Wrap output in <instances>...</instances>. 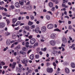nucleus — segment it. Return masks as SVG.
Instances as JSON below:
<instances>
[{"mask_svg":"<svg viewBox=\"0 0 75 75\" xmlns=\"http://www.w3.org/2000/svg\"><path fill=\"white\" fill-rule=\"evenodd\" d=\"M18 66L19 68H20L21 69L18 68L17 67L16 69V70L17 72H20L21 71V69L23 68V66L21 64H19Z\"/></svg>","mask_w":75,"mask_h":75,"instance_id":"obj_1","label":"nucleus"},{"mask_svg":"<svg viewBox=\"0 0 75 75\" xmlns=\"http://www.w3.org/2000/svg\"><path fill=\"white\" fill-rule=\"evenodd\" d=\"M47 27L48 29L49 30H51L54 28V24L52 23H50L47 25Z\"/></svg>","mask_w":75,"mask_h":75,"instance_id":"obj_2","label":"nucleus"},{"mask_svg":"<svg viewBox=\"0 0 75 75\" xmlns=\"http://www.w3.org/2000/svg\"><path fill=\"white\" fill-rule=\"evenodd\" d=\"M46 71L48 73H52L53 72V69L51 68L47 67L46 69Z\"/></svg>","mask_w":75,"mask_h":75,"instance_id":"obj_3","label":"nucleus"},{"mask_svg":"<svg viewBox=\"0 0 75 75\" xmlns=\"http://www.w3.org/2000/svg\"><path fill=\"white\" fill-rule=\"evenodd\" d=\"M41 30L42 33H45L47 30V28L45 26H43L41 28Z\"/></svg>","mask_w":75,"mask_h":75,"instance_id":"obj_4","label":"nucleus"},{"mask_svg":"<svg viewBox=\"0 0 75 75\" xmlns=\"http://www.w3.org/2000/svg\"><path fill=\"white\" fill-rule=\"evenodd\" d=\"M28 60L27 59H23V60H22L21 61V62L23 64H25V66H26L27 65V64H27V62H28V61H27Z\"/></svg>","mask_w":75,"mask_h":75,"instance_id":"obj_5","label":"nucleus"},{"mask_svg":"<svg viewBox=\"0 0 75 75\" xmlns=\"http://www.w3.org/2000/svg\"><path fill=\"white\" fill-rule=\"evenodd\" d=\"M50 44L52 46H54L55 45V41L54 40H52L50 42Z\"/></svg>","mask_w":75,"mask_h":75,"instance_id":"obj_6","label":"nucleus"},{"mask_svg":"<svg viewBox=\"0 0 75 75\" xmlns=\"http://www.w3.org/2000/svg\"><path fill=\"white\" fill-rule=\"evenodd\" d=\"M35 38H33L30 40V44L33 45V44L35 43Z\"/></svg>","mask_w":75,"mask_h":75,"instance_id":"obj_7","label":"nucleus"},{"mask_svg":"<svg viewBox=\"0 0 75 75\" xmlns=\"http://www.w3.org/2000/svg\"><path fill=\"white\" fill-rule=\"evenodd\" d=\"M56 35L55 33L52 34L50 35V38L52 39H55L56 38V36H55Z\"/></svg>","mask_w":75,"mask_h":75,"instance_id":"obj_8","label":"nucleus"},{"mask_svg":"<svg viewBox=\"0 0 75 75\" xmlns=\"http://www.w3.org/2000/svg\"><path fill=\"white\" fill-rule=\"evenodd\" d=\"M39 31H40V28H36L35 30L34 29L33 30V31L34 32V31L36 33H38L39 32Z\"/></svg>","mask_w":75,"mask_h":75,"instance_id":"obj_9","label":"nucleus"},{"mask_svg":"<svg viewBox=\"0 0 75 75\" xmlns=\"http://www.w3.org/2000/svg\"><path fill=\"white\" fill-rule=\"evenodd\" d=\"M6 24L5 23H0V28H4V27H5Z\"/></svg>","mask_w":75,"mask_h":75,"instance_id":"obj_10","label":"nucleus"},{"mask_svg":"<svg viewBox=\"0 0 75 75\" xmlns=\"http://www.w3.org/2000/svg\"><path fill=\"white\" fill-rule=\"evenodd\" d=\"M19 52L21 54H22V55H24L25 57L27 56V55L26 54L27 53H26V52H25L23 51H20Z\"/></svg>","mask_w":75,"mask_h":75,"instance_id":"obj_11","label":"nucleus"},{"mask_svg":"<svg viewBox=\"0 0 75 75\" xmlns=\"http://www.w3.org/2000/svg\"><path fill=\"white\" fill-rule=\"evenodd\" d=\"M32 8L33 6L31 5H29L26 7V9H27L28 10H32Z\"/></svg>","mask_w":75,"mask_h":75,"instance_id":"obj_12","label":"nucleus"},{"mask_svg":"<svg viewBox=\"0 0 75 75\" xmlns=\"http://www.w3.org/2000/svg\"><path fill=\"white\" fill-rule=\"evenodd\" d=\"M62 42L63 43H65L67 42V40L65 38H62Z\"/></svg>","mask_w":75,"mask_h":75,"instance_id":"obj_13","label":"nucleus"},{"mask_svg":"<svg viewBox=\"0 0 75 75\" xmlns=\"http://www.w3.org/2000/svg\"><path fill=\"white\" fill-rule=\"evenodd\" d=\"M24 2L25 3L26 2V5H29L30 4V1L29 0H25L24 1Z\"/></svg>","mask_w":75,"mask_h":75,"instance_id":"obj_14","label":"nucleus"},{"mask_svg":"<svg viewBox=\"0 0 75 75\" xmlns=\"http://www.w3.org/2000/svg\"><path fill=\"white\" fill-rule=\"evenodd\" d=\"M21 48V45H18L15 48V50L16 51L18 49H20Z\"/></svg>","mask_w":75,"mask_h":75,"instance_id":"obj_15","label":"nucleus"},{"mask_svg":"<svg viewBox=\"0 0 75 75\" xmlns=\"http://www.w3.org/2000/svg\"><path fill=\"white\" fill-rule=\"evenodd\" d=\"M17 21V19L16 18H14L12 19V24H15Z\"/></svg>","mask_w":75,"mask_h":75,"instance_id":"obj_16","label":"nucleus"},{"mask_svg":"<svg viewBox=\"0 0 75 75\" xmlns=\"http://www.w3.org/2000/svg\"><path fill=\"white\" fill-rule=\"evenodd\" d=\"M65 71L66 73L67 74H68L69 73V69L67 67H66L65 68Z\"/></svg>","mask_w":75,"mask_h":75,"instance_id":"obj_17","label":"nucleus"},{"mask_svg":"<svg viewBox=\"0 0 75 75\" xmlns=\"http://www.w3.org/2000/svg\"><path fill=\"white\" fill-rule=\"evenodd\" d=\"M48 4L50 7H53V6H54V4L51 2H49Z\"/></svg>","mask_w":75,"mask_h":75,"instance_id":"obj_18","label":"nucleus"},{"mask_svg":"<svg viewBox=\"0 0 75 75\" xmlns=\"http://www.w3.org/2000/svg\"><path fill=\"white\" fill-rule=\"evenodd\" d=\"M71 65L72 68H75V64L74 62H71Z\"/></svg>","mask_w":75,"mask_h":75,"instance_id":"obj_19","label":"nucleus"},{"mask_svg":"<svg viewBox=\"0 0 75 75\" xmlns=\"http://www.w3.org/2000/svg\"><path fill=\"white\" fill-rule=\"evenodd\" d=\"M15 6L16 7L19 8V7H20V6L19 5L18 2L16 3L15 4Z\"/></svg>","mask_w":75,"mask_h":75,"instance_id":"obj_20","label":"nucleus"},{"mask_svg":"<svg viewBox=\"0 0 75 75\" xmlns=\"http://www.w3.org/2000/svg\"><path fill=\"white\" fill-rule=\"evenodd\" d=\"M6 44L8 46V45H10V42L9 40H7L6 42Z\"/></svg>","mask_w":75,"mask_h":75,"instance_id":"obj_21","label":"nucleus"},{"mask_svg":"<svg viewBox=\"0 0 75 75\" xmlns=\"http://www.w3.org/2000/svg\"><path fill=\"white\" fill-rule=\"evenodd\" d=\"M21 23V22L20 21H17L16 24H15V26H18V25H19L20 24V23Z\"/></svg>","mask_w":75,"mask_h":75,"instance_id":"obj_22","label":"nucleus"},{"mask_svg":"<svg viewBox=\"0 0 75 75\" xmlns=\"http://www.w3.org/2000/svg\"><path fill=\"white\" fill-rule=\"evenodd\" d=\"M52 49L53 50H54V51H55V50H58V47H52Z\"/></svg>","mask_w":75,"mask_h":75,"instance_id":"obj_23","label":"nucleus"},{"mask_svg":"<svg viewBox=\"0 0 75 75\" xmlns=\"http://www.w3.org/2000/svg\"><path fill=\"white\" fill-rule=\"evenodd\" d=\"M33 22L30 21H29V22L28 23V24L29 25L31 26V25H33Z\"/></svg>","mask_w":75,"mask_h":75,"instance_id":"obj_24","label":"nucleus"},{"mask_svg":"<svg viewBox=\"0 0 75 75\" xmlns=\"http://www.w3.org/2000/svg\"><path fill=\"white\" fill-rule=\"evenodd\" d=\"M30 59L33 60L34 59V54H31L30 57Z\"/></svg>","mask_w":75,"mask_h":75,"instance_id":"obj_25","label":"nucleus"},{"mask_svg":"<svg viewBox=\"0 0 75 75\" xmlns=\"http://www.w3.org/2000/svg\"><path fill=\"white\" fill-rule=\"evenodd\" d=\"M24 0H22L21 1H20L19 3L21 5H23L24 4Z\"/></svg>","mask_w":75,"mask_h":75,"instance_id":"obj_26","label":"nucleus"},{"mask_svg":"<svg viewBox=\"0 0 75 75\" xmlns=\"http://www.w3.org/2000/svg\"><path fill=\"white\" fill-rule=\"evenodd\" d=\"M55 31H58V32H61V30L58 28H56L54 30Z\"/></svg>","mask_w":75,"mask_h":75,"instance_id":"obj_27","label":"nucleus"},{"mask_svg":"<svg viewBox=\"0 0 75 75\" xmlns=\"http://www.w3.org/2000/svg\"><path fill=\"white\" fill-rule=\"evenodd\" d=\"M62 7H65V8H68V6H66V5H65V4H62Z\"/></svg>","mask_w":75,"mask_h":75,"instance_id":"obj_28","label":"nucleus"},{"mask_svg":"<svg viewBox=\"0 0 75 75\" xmlns=\"http://www.w3.org/2000/svg\"><path fill=\"white\" fill-rule=\"evenodd\" d=\"M46 18L47 20H50V16L48 15H46Z\"/></svg>","mask_w":75,"mask_h":75,"instance_id":"obj_29","label":"nucleus"},{"mask_svg":"<svg viewBox=\"0 0 75 75\" xmlns=\"http://www.w3.org/2000/svg\"><path fill=\"white\" fill-rule=\"evenodd\" d=\"M25 45L26 47H29V42H27L25 43Z\"/></svg>","mask_w":75,"mask_h":75,"instance_id":"obj_30","label":"nucleus"},{"mask_svg":"<svg viewBox=\"0 0 75 75\" xmlns=\"http://www.w3.org/2000/svg\"><path fill=\"white\" fill-rule=\"evenodd\" d=\"M25 28L28 31H29L30 30V28L28 26H25Z\"/></svg>","mask_w":75,"mask_h":75,"instance_id":"obj_31","label":"nucleus"},{"mask_svg":"<svg viewBox=\"0 0 75 75\" xmlns=\"http://www.w3.org/2000/svg\"><path fill=\"white\" fill-rule=\"evenodd\" d=\"M40 57L39 55L38 54H36L35 55V58L36 59H38Z\"/></svg>","mask_w":75,"mask_h":75,"instance_id":"obj_32","label":"nucleus"},{"mask_svg":"<svg viewBox=\"0 0 75 75\" xmlns=\"http://www.w3.org/2000/svg\"><path fill=\"white\" fill-rule=\"evenodd\" d=\"M19 29H20V27L19 26H18L17 28H14V30H16V31L18 30Z\"/></svg>","mask_w":75,"mask_h":75,"instance_id":"obj_33","label":"nucleus"},{"mask_svg":"<svg viewBox=\"0 0 75 75\" xmlns=\"http://www.w3.org/2000/svg\"><path fill=\"white\" fill-rule=\"evenodd\" d=\"M22 50L23 51H25L27 50V48L25 47H23Z\"/></svg>","mask_w":75,"mask_h":75,"instance_id":"obj_34","label":"nucleus"},{"mask_svg":"<svg viewBox=\"0 0 75 75\" xmlns=\"http://www.w3.org/2000/svg\"><path fill=\"white\" fill-rule=\"evenodd\" d=\"M7 49H8V47H6V48H4L3 49L4 51H6L7 50Z\"/></svg>","mask_w":75,"mask_h":75,"instance_id":"obj_35","label":"nucleus"},{"mask_svg":"<svg viewBox=\"0 0 75 75\" xmlns=\"http://www.w3.org/2000/svg\"><path fill=\"white\" fill-rule=\"evenodd\" d=\"M75 44H74L72 45V46H70L69 47V48H72L73 47H75Z\"/></svg>","mask_w":75,"mask_h":75,"instance_id":"obj_36","label":"nucleus"},{"mask_svg":"<svg viewBox=\"0 0 75 75\" xmlns=\"http://www.w3.org/2000/svg\"><path fill=\"white\" fill-rule=\"evenodd\" d=\"M2 14L3 16H6L7 13H6V12H5V13L2 12Z\"/></svg>","mask_w":75,"mask_h":75,"instance_id":"obj_37","label":"nucleus"},{"mask_svg":"<svg viewBox=\"0 0 75 75\" xmlns=\"http://www.w3.org/2000/svg\"><path fill=\"white\" fill-rule=\"evenodd\" d=\"M67 0H63V3L64 4H66L67 3Z\"/></svg>","mask_w":75,"mask_h":75,"instance_id":"obj_38","label":"nucleus"},{"mask_svg":"<svg viewBox=\"0 0 75 75\" xmlns=\"http://www.w3.org/2000/svg\"><path fill=\"white\" fill-rule=\"evenodd\" d=\"M5 34L6 35H10V33H9V32H6L5 33Z\"/></svg>","mask_w":75,"mask_h":75,"instance_id":"obj_39","label":"nucleus"},{"mask_svg":"<svg viewBox=\"0 0 75 75\" xmlns=\"http://www.w3.org/2000/svg\"><path fill=\"white\" fill-rule=\"evenodd\" d=\"M30 17L31 20H33L34 19V17L32 15H30Z\"/></svg>","mask_w":75,"mask_h":75,"instance_id":"obj_40","label":"nucleus"},{"mask_svg":"<svg viewBox=\"0 0 75 75\" xmlns=\"http://www.w3.org/2000/svg\"><path fill=\"white\" fill-rule=\"evenodd\" d=\"M12 38L13 39H15V38H16V35L13 34L12 35Z\"/></svg>","mask_w":75,"mask_h":75,"instance_id":"obj_41","label":"nucleus"},{"mask_svg":"<svg viewBox=\"0 0 75 75\" xmlns=\"http://www.w3.org/2000/svg\"><path fill=\"white\" fill-rule=\"evenodd\" d=\"M0 64L2 65H5V63L3 62H2L0 63Z\"/></svg>","mask_w":75,"mask_h":75,"instance_id":"obj_42","label":"nucleus"},{"mask_svg":"<svg viewBox=\"0 0 75 75\" xmlns=\"http://www.w3.org/2000/svg\"><path fill=\"white\" fill-rule=\"evenodd\" d=\"M10 7L12 9H14V5H11Z\"/></svg>","mask_w":75,"mask_h":75,"instance_id":"obj_43","label":"nucleus"},{"mask_svg":"<svg viewBox=\"0 0 75 75\" xmlns=\"http://www.w3.org/2000/svg\"><path fill=\"white\" fill-rule=\"evenodd\" d=\"M36 51H38V52H39L40 51V47H38L36 49Z\"/></svg>","mask_w":75,"mask_h":75,"instance_id":"obj_44","label":"nucleus"},{"mask_svg":"<svg viewBox=\"0 0 75 75\" xmlns=\"http://www.w3.org/2000/svg\"><path fill=\"white\" fill-rule=\"evenodd\" d=\"M22 45H25V41H23L22 42Z\"/></svg>","mask_w":75,"mask_h":75,"instance_id":"obj_45","label":"nucleus"},{"mask_svg":"<svg viewBox=\"0 0 75 75\" xmlns=\"http://www.w3.org/2000/svg\"><path fill=\"white\" fill-rule=\"evenodd\" d=\"M62 47H65V45L64 43L62 44L61 45Z\"/></svg>","mask_w":75,"mask_h":75,"instance_id":"obj_46","label":"nucleus"},{"mask_svg":"<svg viewBox=\"0 0 75 75\" xmlns=\"http://www.w3.org/2000/svg\"><path fill=\"white\" fill-rule=\"evenodd\" d=\"M55 8L54 7H53L52 8V10L53 11H55Z\"/></svg>","mask_w":75,"mask_h":75,"instance_id":"obj_47","label":"nucleus"},{"mask_svg":"<svg viewBox=\"0 0 75 75\" xmlns=\"http://www.w3.org/2000/svg\"><path fill=\"white\" fill-rule=\"evenodd\" d=\"M69 29V30H71L72 28V26L70 25L69 26V27H68Z\"/></svg>","mask_w":75,"mask_h":75,"instance_id":"obj_48","label":"nucleus"},{"mask_svg":"<svg viewBox=\"0 0 75 75\" xmlns=\"http://www.w3.org/2000/svg\"><path fill=\"white\" fill-rule=\"evenodd\" d=\"M31 28L32 29L33 28H35V25H32L31 27Z\"/></svg>","mask_w":75,"mask_h":75,"instance_id":"obj_49","label":"nucleus"},{"mask_svg":"<svg viewBox=\"0 0 75 75\" xmlns=\"http://www.w3.org/2000/svg\"><path fill=\"white\" fill-rule=\"evenodd\" d=\"M50 65V63H49V62H47L46 63V65H47V67H49V65Z\"/></svg>","mask_w":75,"mask_h":75,"instance_id":"obj_50","label":"nucleus"},{"mask_svg":"<svg viewBox=\"0 0 75 75\" xmlns=\"http://www.w3.org/2000/svg\"><path fill=\"white\" fill-rule=\"evenodd\" d=\"M38 45V43H35L34 45V47H37V46Z\"/></svg>","mask_w":75,"mask_h":75,"instance_id":"obj_51","label":"nucleus"},{"mask_svg":"<svg viewBox=\"0 0 75 75\" xmlns=\"http://www.w3.org/2000/svg\"><path fill=\"white\" fill-rule=\"evenodd\" d=\"M53 65L54 67H56L57 66V64H56L55 63V62H54L53 63Z\"/></svg>","mask_w":75,"mask_h":75,"instance_id":"obj_52","label":"nucleus"},{"mask_svg":"<svg viewBox=\"0 0 75 75\" xmlns=\"http://www.w3.org/2000/svg\"><path fill=\"white\" fill-rule=\"evenodd\" d=\"M12 65H14V66H16V62H13Z\"/></svg>","mask_w":75,"mask_h":75,"instance_id":"obj_53","label":"nucleus"},{"mask_svg":"<svg viewBox=\"0 0 75 75\" xmlns=\"http://www.w3.org/2000/svg\"><path fill=\"white\" fill-rule=\"evenodd\" d=\"M6 21L7 22V24H8L10 23V21L9 20L7 19L6 20Z\"/></svg>","mask_w":75,"mask_h":75,"instance_id":"obj_54","label":"nucleus"},{"mask_svg":"<svg viewBox=\"0 0 75 75\" xmlns=\"http://www.w3.org/2000/svg\"><path fill=\"white\" fill-rule=\"evenodd\" d=\"M11 16V15H8L7 14L6 15V16L8 17H10Z\"/></svg>","mask_w":75,"mask_h":75,"instance_id":"obj_55","label":"nucleus"},{"mask_svg":"<svg viewBox=\"0 0 75 75\" xmlns=\"http://www.w3.org/2000/svg\"><path fill=\"white\" fill-rule=\"evenodd\" d=\"M32 38H33V36L32 35H30L28 37L29 39H31Z\"/></svg>","mask_w":75,"mask_h":75,"instance_id":"obj_56","label":"nucleus"},{"mask_svg":"<svg viewBox=\"0 0 75 75\" xmlns=\"http://www.w3.org/2000/svg\"><path fill=\"white\" fill-rule=\"evenodd\" d=\"M31 51H32V50H28L27 52V54H29V53H30V52H31Z\"/></svg>","mask_w":75,"mask_h":75,"instance_id":"obj_57","label":"nucleus"},{"mask_svg":"<svg viewBox=\"0 0 75 75\" xmlns=\"http://www.w3.org/2000/svg\"><path fill=\"white\" fill-rule=\"evenodd\" d=\"M14 43L11 46V48L13 47L14 46Z\"/></svg>","mask_w":75,"mask_h":75,"instance_id":"obj_58","label":"nucleus"},{"mask_svg":"<svg viewBox=\"0 0 75 75\" xmlns=\"http://www.w3.org/2000/svg\"><path fill=\"white\" fill-rule=\"evenodd\" d=\"M69 38L70 39V41H72V38H71V36H69Z\"/></svg>","mask_w":75,"mask_h":75,"instance_id":"obj_59","label":"nucleus"},{"mask_svg":"<svg viewBox=\"0 0 75 75\" xmlns=\"http://www.w3.org/2000/svg\"><path fill=\"white\" fill-rule=\"evenodd\" d=\"M11 67H12V69H13V68H15V66H14V65H13V64H12Z\"/></svg>","mask_w":75,"mask_h":75,"instance_id":"obj_60","label":"nucleus"},{"mask_svg":"<svg viewBox=\"0 0 75 75\" xmlns=\"http://www.w3.org/2000/svg\"><path fill=\"white\" fill-rule=\"evenodd\" d=\"M35 72H38V70L37 69L35 70Z\"/></svg>","mask_w":75,"mask_h":75,"instance_id":"obj_61","label":"nucleus"},{"mask_svg":"<svg viewBox=\"0 0 75 75\" xmlns=\"http://www.w3.org/2000/svg\"><path fill=\"white\" fill-rule=\"evenodd\" d=\"M48 13H49L50 14H51V15H52V12H51L50 11H48Z\"/></svg>","mask_w":75,"mask_h":75,"instance_id":"obj_62","label":"nucleus"},{"mask_svg":"<svg viewBox=\"0 0 75 75\" xmlns=\"http://www.w3.org/2000/svg\"><path fill=\"white\" fill-rule=\"evenodd\" d=\"M4 4V1H1L0 3V5L3 4Z\"/></svg>","mask_w":75,"mask_h":75,"instance_id":"obj_63","label":"nucleus"},{"mask_svg":"<svg viewBox=\"0 0 75 75\" xmlns=\"http://www.w3.org/2000/svg\"><path fill=\"white\" fill-rule=\"evenodd\" d=\"M18 43V42H15L14 44L15 45H17Z\"/></svg>","mask_w":75,"mask_h":75,"instance_id":"obj_64","label":"nucleus"}]
</instances>
